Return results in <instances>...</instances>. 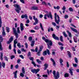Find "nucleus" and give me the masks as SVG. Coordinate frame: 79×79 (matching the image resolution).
<instances>
[{"instance_id": "obj_35", "label": "nucleus", "mask_w": 79, "mask_h": 79, "mask_svg": "<svg viewBox=\"0 0 79 79\" xmlns=\"http://www.w3.org/2000/svg\"><path fill=\"white\" fill-rule=\"evenodd\" d=\"M42 5H45L46 6H47V3H46L44 1H43L42 2Z\"/></svg>"}, {"instance_id": "obj_30", "label": "nucleus", "mask_w": 79, "mask_h": 79, "mask_svg": "<svg viewBox=\"0 0 79 79\" xmlns=\"http://www.w3.org/2000/svg\"><path fill=\"white\" fill-rule=\"evenodd\" d=\"M19 27L17 28V32H18V34H20V33H21V31H20V30H19Z\"/></svg>"}, {"instance_id": "obj_57", "label": "nucleus", "mask_w": 79, "mask_h": 79, "mask_svg": "<svg viewBox=\"0 0 79 79\" xmlns=\"http://www.w3.org/2000/svg\"><path fill=\"white\" fill-rule=\"evenodd\" d=\"M58 44L59 45H61V46H63L64 45V44L60 42H59L58 43Z\"/></svg>"}, {"instance_id": "obj_32", "label": "nucleus", "mask_w": 79, "mask_h": 79, "mask_svg": "<svg viewBox=\"0 0 79 79\" xmlns=\"http://www.w3.org/2000/svg\"><path fill=\"white\" fill-rule=\"evenodd\" d=\"M24 74H23V73L21 72L20 74V76L22 77H24Z\"/></svg>"}, {"instance_id": "obj_14", "label": "nucleus", "mask_w": 79, "mask_h": 79, "mask_svg": "<svg viewBox=\"0 0 79 79\" xmlns=\"http://www.w3.org/2000/svg\"><path fill=\"white\" fill-rule=\"evenodd\" d=\"M21 18L22 19H23V18H25V19H27V18L28 17H27V15H22L21 16Z\"/></svg>"}, {"instance_id": "obj_29", "label": "nucleus", "mask_w": 79, "mask_h": 79, "mask_svg": "<svg viewBox=\"0 0 79 79\" xmlns=\"http://www.w3.org/2000/svg\"><path fill=\"white\" fill-rule=\"evenodd\" d=\"M69 73H70V74L71 76H73V71H72V70L71 69L69 70Z\"/></svg>"}, {"instance_id": "obj_15", "label": "nucleus", "mask_w": 79, "mask_h": 79, "mask_svg": "<svg viewBox=\"0 0 79 79\" xmlns=\"http://www.w3.org/2000/svg\"><path fill=\"white\" fill-rule=\"evenodd\" d=\"M33 19H34L35 23H39V20L37 18H35V16H33Z\"/></svg>"}, {"instance_id": "obj_39", "label": "nucleus", "mask_w": 79, "mask_h": 79, "mask_svg": "<svg viewBox=\"0 0 79 79\" xmlns=\"http://www.w3.org/2000/svg\"><path fill=\"white\" fill-rule=\"evenodd\" d=\"M60 40L61 42H63V36H61L60 37Z\"/></svg>"}, {"instance_id": "obj_48", "label": "nucleus", "mask_w": 79, "mask_h": 79, "mask_svg": "<svg viewBox=\"0 0 79 79\" xmlns=\"http://www.w3.org/2000/svg\"><path fill=\"white\" fill-rule=\"evenodd\" d=\"M29 59L30 60L32 61H34V58L32 57H29Z\"/></svg>"}, {"instance_id": "obj_41", "label": "nucleus", "mask_w": 79, "mask_h": 79, "mask_svg": "<svg viewBox=\"0 0 79 79\" xmlns=\"http://www.w3.org/2000/svg\"><path fill=\"white\" fill-rule=\"evenodd\" d=\"M68 17H69V16L68 15H65L64 16V18L65 19H67V18H68Z\"/></svg>"}, {"instance_id": "obj_51", "label": "nucleus", "mask_w": 79, "mask_h": 79, "mask_svg": "<svg viewBox=\"0 0 79 79\" xmlns=\"http://www.w3.org/2000/svg\"><path fill=\"white\" fill-rule=\"evenodd\" d=\"M2 66L3 68H5V63L4 62H2Z\"/></svg>"}, {"instance_id": "obj_17", "label": "nucleus", "mask_w": 79, "mask_h": 79, "mask_svg": "<svg viewBox=\"0 0 79 79\" xmlns=\"http://www.w3.org/2000/svg\"><path fill=\"white\" fill-rule=\"evenodd\" d=\"M18 73V71H15V72H14L13 74H14V77L15 78H17V73Z\"/></svg>"}, {"instance_id": "obj_8", "label": "nucleus", "mask_w": 79, "mask_h": 79, "mask_svg": "<svg viewBox=\"0 0 79 79\" xmlns=\"http://www.w3.org/2000/svg\"><path fill=\"white\" fill-rule=\"evenodd\" d=\"M48 18H51V19H53V18L52 17V13L50 12L49 14H46Z\"/></svg>"}, {"instance_id": "obj_60", "label": "nucleus", "mask_w": 79, "mask_h": 79, "mask_svg": "<svg viewBox=\"0 0 79 79\" xmlns=\"http://www.w3.org/2000/svg\"><path fill=\"white\" fill-rule=\"evenodd\" d=\"M19 57L20 58H21L22 59H24V56H23V55H19Z\"/></svg>"}, {"instance_id": "obj_31", "label": "nucleus", "mask_w": 79, "mask_h": 79, "mask_svg": "<svg viewBox=\"0 0 79 79\" xmlns=\"http://www.w3.org/2000/svg\"><path fill=\"white\" fill-rule=\"evenodd\" d=\"M3 53H1L0 58L1 60H3Z\"/></svg>"}, {"instance_id": "obj_53", "label": "nucleus", "mask_w": 79, "mask_h": 79, "mask_svg": "<svg viewBox=\"0 0 79 79\" xmlns=\"http://www.w3.org/2000/svg\"><path fill=\"white\" fill-rule=\"evenodd\" d=\"M17 52L19 54H21V51L19 49H18L17 50Z\"/></svg>"}, {"instance_id": "obj_22", "label": "nucleus", "mask_w": 79, "mask_h": 79, "mask_svg": "<svg viewBox=\"0 0 79 79\" xmlns=\"http://www.w3.org/2000/svg\"><path fill=\"white\" fill-rule=\"evenodd\" d=\"M2 18L0 16V27H2Z\"/></svg>"}, {"instance_id": "obj_26", "label": "nucleus", "mask_w": 79, "mask_h": 79, "mask_svg": "<svg viewBox=\"0 0 79 79\" xmlns=\"http://www.w3.org/2000/svg\"><path fill=\"white\" fill-rule=\"evenodd\" d=\"M67 53L69 55V58H71V52L69 51H68Z\"/></svg>"}, {"instance_id": "obj_13", "label": "nucleus", "mask_w": 79, "mask_h": 79, "mask_svg": "<svg viewBox=\"0 0 79 79\" xmlns=\"http://www.w3.org/2000/svg\"><path fill=\"white\" fill-rule=\"evenodd\" d=\"M31 10H38V7L36 6H32L31 8Z\"/></svg>"}, {"instance_id": "obj_62", "label": "nucleus", "mask_w": 79, "mask_h": 79, "mask_svg": "<svg viewBox=\"0 0 79 79\" xmlns=\"http://www.w3.org/2000/svg\"><path fill=\"white\" fill-rule=\"evenodd\" d=\"M13 51L15 54H16V49H14Z\"/></svg>"}, {"instance_id": "obj_28", "label": "nucleus", "mask_w": 79, "mask_h": 79, "mask_svg": "<svg viewBox=\"0 0 79 79\" xmlns=\"http://www.w3.org/2000/svg\"><path fill=\"white\" fill-rule=\"evenodd\" d=\"M43 55L44 56H45V55H47V51H44L43 53Z\"/></svg>"}, {"instance_id": "obj_9", "label": "nucleus", "mask_w": 79, "mask_h": 79, "mask_svg": "<svg viewBox=\"0 0 79 79\" xmlns=\"http://www.w3.org/2000/svg\"><path fill=\"white\" fill-rule=\"evenodd\" d=\"M52 37L55 40H59V38L57 36H56V35L55 34H53L52 35Z\"/></svg>"}, {"instance_id": "obj_21", "label": "nucleus", "mask_w": 79, "mask_h": 79, "mask_svg": "<svg viewBox=\"0 0 79 79\" xmlns=\"http://www.w3.org/2000/svg\"><path fill=\"white\" fill-rule=\"evenodd\" d=\"M67 32L68 33V34L69 37H72V35H71V33L69 31H68V30H67Z\"/></svg>"}, {"instance_id": "obj_61", "label": "nucleus", "mask_w": 79, "mask_h": 79, "mask_svg": "<svg viewBox=\"0 0 79 79\" xmlns=\"http://www.w3.org/2000/svg\"><path fill=\"white\" fill-rule=\"evenodd\" d=\"M30 32H31V33L35 32V31L34 30H30Z\"/></svg>"}, {"instance_id": "obj_4", "label": "nucleus", "mask_w": 79, "mask_h": 79, "mask_svg": "<svg viewBox=\"0 0 79 79\" xmlns=\"http://www.w3.org/2000/svg\"><path fill=\"white\" fill-rule=\"evenodd\" d=\"M12 30L13 33L15 35V36L16 38L17 39H18L19 37V35L18 33H17V32H16V28H15V27H13L12 28Z\"/></svg>"}, {"instance_id": "obj_7", "label": "nucleus", "mask_w": 79, "mask_h": 79, "mask_svg": "<svg viewBox=\"0 0 79 79\" xmlns=\"http://www.w3.org/2000/svg\"><path fill=\"white\" fill-rule=\"evenodd\" d=\"M13 40V36H11L10 39L9 40V41L7 42L6 43L7 44H10V43H11V42H12Z\"/></svg>"}, {"instance_id": "obj_54", "label": "nucleus", "mask_w": 79, "mask_h": 79, "mask_svg": "<svg viewBox=\"0 0 79 79\" xmlns=\"http://www.w3.org/2000/svg\"><path fill=\"white\" fill-rule=\"evenodd\" d=\"M52 24L54 26H56V23L55 22H52Z\"/></svg>"}, {"instance_id": "obj_24", "label": "nucleus", "mask_w": 79, "mask_h": 79, "mask_svg": "<svg viewBox=\"0 0 79 79\" xmlns=\"http://www.w3.org/2000/svg\"><path fill=\"white\" fill-rule=\"evenodd\" d=\"M40 24L41 29L42 31H44V28H43V26H42V23H40Z\"/></svg>"}, {"instance_id": "obj_63", "label": "nucleus", "mask_w": 79, "mask_h": 79, "mask_svg": "<svg viewBox=\"0 0 79 79\" xmlns=\"http://www.w3.org/2000/svg\"><path fill=\"white\" fill-rule=\"evenodd\" d=\"M43 77H48V76L47 75H43Z\"/></svg>"}, {"instance_id": "obj_12", "label": "nucleus", "mask_w": 79, "mask_h": 79, "mask_svg": "<svg viewBox=\"0 0 79 79\" xmlns=\"http://www.w3.org/2000/svg\"><path fill=\"white\" fill-rule=\"evenodd\" d=\"M70 28L72 31H73V32H75V33H78V31L77 30H76V29L71 27H70Z\"/></svg>"}, {"instance_id": "obj_20", "label": "nucleus", "mask_w": 79, "mask_h": 79, "mask_svg": "<svg viewBox=\"0 0 79 79\" xmlns=\"http://www.w3.org/2000/svg\"><path fill=\"white\" fill-rule=\"evenodd\" d=\"M69 73H65L64 74V77H68L69 76Z\"/></svg>"}, {"instance_id": "obj_38", "label": "nucleus", "mask_w": 79, "mask_h": 79, "mask_svg": "<svg viewBox=\"0 0 79 79\" xmlns=\"http://www.w3.org/2000/svg\"><path fill=\"white\" fill-rule=\"evenodd\" d=\"M17 46L19 47V48H21V44H20V43H17Z\"/></svg>"}, {"instance_id": "obj_16", "label": "nucleus", "mask_w": 79, "mask_h": 79, "mask_svg": "<svg viewBox=\"0 0 79 79\" xmlns=\"http://www.w3.org/2000/svg\"><path fill=\"white\" fill-rule=\"evenodd\" d=\"M50 60L52 62L53 65L54 66H55L56 65V63H55V60H53V59L52 58H51Z\"/></svg>"}, {"instance_id": "obj_40", "label": "nucleus", "mask_w": 79, "mask_h": 79, "mask_svg": "<svg viewBox=\"0 0 79 79\" xmlns=\"http://www.w3.org/2000/svg\"><path fill=\"white\" fill-rule=\"evenodd\" d=\"M73 67H74V68H76L77 66V64H73Z\"/></svg>"}, {"instance_id": "obj_1", "label": "nucleus", "mask_w": 79, "mask_h": 79, "mask_svg": "<svg viewBox=\"0 0 79 79\" xmlns=\"http://www.w3.org/2000/svg\"><path fill=\"white\" fill-rule=\"evenodd\" d=\"M54 18L55 23L57 24H59V23L60 22V19L59 15H57L56 13L54 14Z\"/></svg>"}, {"instance_id": "obj_27", "label": "nucleus", "mask_w": 79, "mask_h": 79, "mask_svg": "<svg viewBox=\"0 0 79 79\" xmlns=\"http://www.w3.org/2000/svg\"><path fill=\"white\" fill-rule=\"evenodd\" d=\"M6 30L7 32H10V28H9V27H6Z\"/></svg>"}, {"instance_id": "obj_36", "label": "nucleus", "mask_w": 79, "mask_h": 79, "mask_svg": "<svg viewBox=\"0 0 79 79\" xmlns=\"http://www.w3.org/2000/svg\"><path fill=\"white\" fill-rule=\"evenodd\" d=\"M43 48V46H41L40 47V49L38 51H40V52H41L42 50V49Z\"/></svg>"}, {"instance_id": "obj_5", "label": "nucleus", "mask_w": 79, "mask_h": 79, "mask_svg": "<svg viewBox=\"0 0 79 79\" xmlns=\"http://www.w3.org/2000/svg\"><path fill=\"white\" fill-rule=\"evenodd\" d=\"M0 51H2V50H3V48H2V43L3 42V39L2 37V36L0 35Z\"/></svg>"}, {"instance_id": "obj_52", "label": "nucleus", "mask_w": 79, "mask_h": 79, "mask_svg": "<svg viewBox=\"0 0 79 79\" xmlns=\"http://www.w3.org/2000/svg\"><path fill=\"white\" fill-rule=\"evenodd\" d=\"M10 58H11V60H12V59H13V58H15V56L14 55L11 56H10Z\"/></svg>"}, {"instance_id": "obj_23", "label": "nucleus", "mask_w": 79, "mask_h": 79, "mask_svg": "<svg viewBox=\"0 0 79 79\" xmlns=\"http://www.w3.org/2000/svg\"><path fill=\"white\" fill-rule=\"evenodd\" d=\"M63 34L65 37H68V35L66 34L65 31H64L63 32Z\"/></svg>"}, {"instance_id": "obj_2", "label": "nucleus", "mask_w": 79, "mask_h": 79, "mask_svg": "<svg viewBox=\"0 0 79 79\" xmlns=\"http://www.w3.org/2000/svg\"><path fill=\"white\" fill-rule=\"evenodd\" d=\"M52 73L53 74L54 77H55V79H58V78H59L60 73L59 72H57L56 74V72H55V71L54 70L52 72Z\"/></svg>"}, {"instance_id": "obj_42", "label": "nucleus", "mask_w": 79, "mask_h": 79, "mask_svg": "<svg viewBox=\"0 0 79 79\" xmlns=\"http://www.w3.org/2000/svg\"><path fill=\"white\" fill-rule=\"evenodd\" d=\"M36 61L38 63V64H40V63H41V61L39 59L36 60Z\"/></svg>"}, {"instance_id": "obj_58", "label": "nucleus", "mask_w": 79, "mask_h": 79, "mask_svg": "<svg viewBox=\"0 0 79 79\" xmlns=\"http://www.w3.org/2000/svg\"><path fill=\"white\" fill-rule=\"evenodd\" d=\"M60 63H63V60L62 58H60Z\"/></svg>"}, {"instance_id": "obj_55", "label": "nucleus", "mask_w": 79, "mask_h": 79, "mask_svg": "<svg viewBox=\"0 0 79 79\" xmlns=\"http://www.w3.org/2000/svg\"><path fill=\"white\" fill-rule=\"evenodd\" d=\"M9 50H11V44H9Z\"/></svg>"}, {"instance_id": "obj_49", "label": "nucleus", "mask_w": 79, "mask_h": 79, "mask_svg": "<svg viewBox=\"0 0 79 79\" xmlns=\"http://www.w3.org/2000/svg\"><path fill=\"white\" fill-rule=\"evenodd\" d=\"M4 58H5V60L6 61H8V58L6 56H4Z\"/></svg>"}, {"instance_id": "obj_33", "label": "nucleus", "mask_w": 79, "mask_h": 79, "mask_svg": "<svg viewBox=\"0 0 79 79\" xmlns=\"http://www.w3.org/2000/svg\"><path fill=\"white\" fill-rule=\"evenodd\" d=\"M34 29L35 30H38L39 29V27L38 26H36L34 27Z\"/></svg>"}, {"instance_id": "obj_18", "label": "nucleus", "mask_w": 79, "mask_h": 79, "mask_svg": "<svg viewBox=\"0 0 79 79\" xmlns=\"http://www.w3.org/2000/svg\"><path fill=\"white\" fill-rule=\"evenodd\" d=\"M44 69H46L47 68H48V64L45 63L44 65Z\"/></svg>"}, {"instance_id": "obj_45", "label": "nucleus", "mask_w": 79, "mask_h": 79, "mask_svg": "<svg viewBox=\"0 0 79 79\" xmlns=\"http://www.w3.org/2000/svg\"><path fill=\"white\" fill-rule=\"evenodd\" d=\"M37 55L38 56H40V51H38L37 53Z\"/></svg>"}, {"instance_id": "obj_43", "label": "nucleus", "mask_w": 79, "mask_h": 79, "mask_svg": "<svg viewBox=\"0 0 79 79\" xmlns=\"http://www.w3.org/2000/svg\"><path fill=\"white\" fill-rule=\"evenodd\" d=\"M21 51L22 52H26V50L24 49V48H21Z\"/></svg>"}, {"instance_id": "obj_44", "label": "nucleus", "mask_w": 79, "mask_h": 79, "mask_svg": "<svg viewBox=\"0 0 79 79\" xmlns=\"http://www.w3.org/2000/svg\"><path fill=\"white\" fill-rule=\"evenodd\" d=\"M69 11H71V12L73 11V8L71 7H70L69 8Z\"/></svg>"}, {"instance_id": "obj_47", "label": "nucleus", "mask_w": 79, "mask_h": 79, "mask_svg": "<svg viewBox=\"0 0 79 79\" xmlns=\"http://www.w3.org/2000/svg\"><path fill=\"white\" fill-rule=\"evenodd\" d=\"M31 63L33 64L34 66H36V64H35V63L34 62V61H32L31 62Z\"/></svg>"}, {"instance_id": "obj_46", "label": "nucleus", "mask_w": 79, "mask_h": 79, "mask_svg": "<svg viewBox=\"0 0 79 79\" xmlns=\"http://www.w3.org/2000/svg\"><path fill=\"white\" fill-rule=\"evenodd\" d=\"M25 48H28V44H27V43H25Z\"/></svg>"}, {"instance_id": "obj_6", "label": "nucleus", "mask_w": 79, "mask_h": 79, "mask_svg": "<svg viewBox=\"0 0 79 79\" xmlns=\"http://www.w3.org/2000/svg\"><path fill=\"white\" fill-rule=\"evenodd\" d=\"M52 45H53L52 41L50 40V41H49V42L48 43V44H47V45H48V47L49 49H51V47H50L52 46Z\"/></svg>"}, {"instance_id": "obj_50", "label": "nucleus", "mask_w": 79, "mask_h": 79, "mask_svg": "<svg viewBox=\"0 0 79 79\" xmlns=\"http://www.w3.org/2000/svg\"><path fill=\"white\" fill-rule=\"evenodd\" d=\"M21 59H18L17 61V63H18L19 64V63H20V62H21Z\"/></svg>"}, {"instance_id": "obj_25", "label": "nucleus", "mask_w": 79, "mask_h": 79, "mask_svg": "<svg viewBox=\"0 0 79 79\" xmlns=\"http://www.w3.org/2000/svg\"><path fill=\"white\" fill-rule=\"evenodd\" d=\"M35 43V41H31V45L32 47H34V45Z\"/></svg>"}, {"instance_id": "obj_11", "label": "nucleus", "mask_w": 79, "mask_h": 79, "mask_svg": "<svg viewBox=\"0 0 79 79\" xmlns=\"http://www.w3.org/2000/svg\"><path fill=\"white\" fill-rule=\"evenodd\" d=\"M40 71V69H31V71L33 73H35V74H37L39 71Z\"/></svg>"}, {"instance_id": "obj_37", "label": "nucleus", "mask_w": 79, "mask_h": 79, "mask_svg": "<svg viewBox=\"0 0 79 79\" xmlns=\"http://www.w3.org/2000/svg\"><path fill=\"white\" fill-rule=\"evenodd\" d=\"M28 40L30 41H32V36H29L28 38Z\"/></svg>"}, {"instance_id": "obj_34", "label": "nucleus", "mask_w": 79, "mask_h": 79, "mask_svg": "<svg viewBox=\"0 0 79 79\" xmlns=\"http://www.w3.org/2000/svg\"><path fill=\"white\" fill-rule=\"evenodd\" d=\"M74 60L76 63H78V60L76 57H74Z\"/></svg>"}, {"instance_id": "obj_19", "label": "nucleus", "mask_w": 79, "mask_h": 79, "mask_svg": "<svg viewBox=\"0 0 79 79\" xmlns=\"http://www.w3.org/2000/svg\"><path fill=\"white\" fill-rule=\"evenodd\" d=\"M28 57H31V52L30 51H29L27 54Z\"/></svg>"}, {"instance_id": "obj_56", "label": "nucleus", "mask_w": 79, "mask_h": 79, "mask_svg": "<svg viewBox=\"0 0 79 79\" xmlns=\"http://www.w3.org/2000/svg\"><path fill=\"white\" fill-rule=\"evenodd\" d=\"M50 40H48V39H46L44 41L45 42H46V43H48Z\"/></svg>"}, {"instance_id": "obj_59", "label": "nucleus", "mask_w": 79, "mask_h": 79, "mask_svg": "<svg viewBox=\"0 0 79 79\" xmlns=\"http://www.w3.org/2000/svg\"><path fill=\"white\" fill-rule=\"evenodd\" d=\"M47 53L48 55H50V51L48 49H47Z\"/></svg>"}, {"instance_id": "obj_10", "label": "nucleus", "mask_w": 79, "mask_h": 79, "mask_svg": "<svg viewBox=\"0 0 79 79\" xmlns=\"http://www.w3.org/2000/svg\"><path fill=\"white\" fill-rule=\"evenodd\" d=\"M2 36H3V37H4V36H5V35H6V33H5V29H4V27H2Z\"/></svg>"}, {"instance_id": "obj_64", "label": "nucleus", "mask_w": 79, "mask_h": 79, "mask_svg": "<svg viewBox=\"0 0 79 79\" xmlns=\"http://www.w3.org/2000/svg\"><path fill=\"white\" fill-rule=\"evenodd\" d=\"M72 0V2L74 5L76 3V0Z\"/></svg>"}, {"instance_id": "obj_3", "label": "nucleus", "mask_w": 79, "mask_h": 79, "mask_svg": "<svg viewBox=\"0 0 79 79\" xmlns=\"http://www.w3.org/2000/svg\"><path fill=\"white\" fill-rule=\"evenodd\" d=\"M14 6L15 7H16L17 8V9H15L16 11L18 13H19V12H20L19 10H21V8L20 6L18 4H15L14 5Z\"/></svg>"}]
</instances>
